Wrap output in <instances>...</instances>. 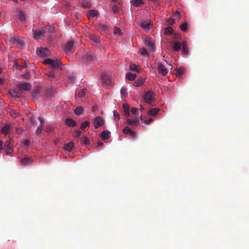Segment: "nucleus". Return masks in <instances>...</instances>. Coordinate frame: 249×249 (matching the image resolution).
<instances>
[{
  "instance_id": "f03ea898",
  "label": "nucleus",
  "mask_w": 249,
  "mask_h": 249,
  "mask_svg": "<svg viewBox=\"0 0 249 249\" xmlns=\"http://www.w3.org/2000/svg\"><path fill=\"white\" fill-rule=\"evenodd\" d=\"M95 56L92 52L84 53L82 56V59L84 63H91L95 60Z\"/></svg>"
},
{
  "instance_id": "c9c22d12",
  "label": "nucleus",
  "mask_w": 249,
  "mask_h": 249,
  "mask_svg": "<svg viewBox=\"0 0 249 249\" xmlns=\"http://www.w3.org/2000/svg\"><path fill=\"white\" fill-rule=\"evenodd\" d=\"M90 122L89 121H86L81 124V128L83 130H84L89 125Z\"/></svg>"
},
{
  "instance_id": "39448f33",
  "label": "nucleus",
  "mask_w": 249,
  "mask_h": 249,
  "mask_svg": "<svg viewBox=\"0 0 249 249\" xmlns=\"http://www.w3.org/2000/svg\"><path fill=\"white\" fill-rule=\"evenodd\" d=\"M155 94L152 90H148L145 94L144 100L145 102L150 103L154 100Z\"/></svg>"
},
{
  "instance_id": "680f3d73",
  "label": "nucleus",
  "mask_w": 249,
  "mask_h": 249,
  "mask_svg": "<svg viewBox=\"0 0 249 249\" xmlns=\"http://www.w3.org/2000/svg\"><path fill=\"white\" fill-rule=\"evenodd\" d=\"M152 121H153L152 118H149L148 120L144 121V123L146 124H149Z\"/></svg>"
},
{
  "instance_id": "2eb2a0df",
  "label": "nucleus",
  "mask_w": 249,
  "mask_h": 249,
  "mask_svg": "<svg viewBox=\"0 0 249 249\" xmlns=\"http://www.w3.org/2000/svg\"><path fill=\"white\" fill-rule=\"evenodd\" d=\"M98 29L101 34H104L108 30V27L105 24H100L98 26Z\"/></svg>"
},
{
  "instance_id": "9d476101",
  "label": "nucleus",
  "mask_w": 249,
  "mask_h": 249,
  "mask_svg": "<svg viewBox=\"0 0 249 249\" xmlns=\"http://www.w3.org/2000/svg\"><path fill=\"white\" fill-rule=\"evenodd\" d=\"M13 43H16L18 45V47L21 48L24 45V42L22 39L19 36H14L12 38Z\"/></svg>"
},
{
  "instance_id": "ddd939ff",
  "label": "nucleus",
  "mask_w": 249,
  "mask_h": 249,
  "mask_svg": "<svg viewBox=\"0 0 249 249\" xmlns=\"http://www.w3.org/2000/svg\"><path fill=\"white\" fill-rule=\"evenodd\" d=\"M100 137L103 140H107L110 137V132L108 130H104L101 132Z\"/></svg>"
},
{
  "instance_id": "423d86ee",
  "label": "nucleus",
  "mask_w": 249,
  "mask_h": 249,
  "mask_svg": "<svg viewBox=\"0 0 249 249\" xmlns=\"http://www.w3.org/2000/svg\"><path fill=\"white\" fill-rule=\"evenodd\" d=\"M36 53L39 56H46L49 54L50 51L46 48H40L37 49Z\"/></svg>"
},
{
  "instance_id": "49530a36",
  "label": "nucleus",
  "mask_w": 249,
  "mask_h": 249,
  "mask_svg": "<svg viewBox=\"0 0 249 249\" xmlns=\"http://www.w3.org/2000/svg\"><path fill=\"white\" fill-rule=\"evenodd\" d=\"M182 51L183 53L185 54H187L188 53L189 51H188V49L186 48V46L185 44H183Z\"/></svg>"
},
{
  "instance_id": "6ab92c4d",
  "label": "nucleus",
  "mask_w": 249,
  "mask_h": 249,
  "mask_svg": "<svg viewBox=\"0 0 249 249\" xmlns=\"http://www.w3.org/2000/svg\"><path fill=\"white\" fill-rule=\"evenodd\" d=\"M66 124L70 127H74L76 125V122L71 118H67L66 120Z\"/></svg>"
},
{
  "instance_id": "e2e57ef3",
  "label": "nucleus",
  "mask_w": 249,
  "mask_h": 249,
  "mask_svg": "<svg viewBox=\"0 0 249 249\" xmlns=\"http://www.w3.org/2000/svg\"><path fill=\"white\" fill-rule=\"evenodd\" d=\"M23 143L24 145L28 146L30 144V141L28 140H26L24 141Z\"/></svg>"
},
{
  "instance_id": "4d7b16f0",
  "label": "nucleus",
  "mask_w": 249,
  "mask_h": 249,
  "mask_svg": "<svg viewBox=\"0 0 249 249\" xmlns=\"http://www.w3.org/2000/svg\"><path fill=\"white\" fill-rule=\"evenodd\" d=\"M46 75L49 77H54V73L53 71H49L46 73Z\"/></svg>"
},
{
  "instance_id": "6e6552de",
  "label": "nucleus",
  "mask_w": 249,
  "mask_h": 249,
  "mask_svg": "<svg viewBox=\"0 0 249 249\" xmlns=\"http://www.w3.org/2000/svg\"><path fill=\"white\" fill-rule=\"evenodd\" d=\"M74 50V42L72 40L68 41L64 47V51L66 52H73Z\"/></svg>"
},
{
  "instance_id": "e433bc0d",
  "label": "nucleus",
  "mask_w": 249,
  "mask_h": 249,
  "mask_svg": "<svg viewBox=\"0 0 249 249\" xmlns=\"http://www.w3.org/2000/svg\"><path fill=\"white\" fill-rule=\"evenodd\" d=\"M173 32V29L171 27H167L165 28L164 34L165 35H171Z\"/></svg>"
},
{
  "instance_id": "a878e982",
  "label": "nucleus",
  "mask_w": 249,
  "mask_h": 249,
  "mask_svg": "<svg viewBox=\"0 0 249 249\" xmlns=\"http://www.w3.org/2000/svg\"><path fill=\"white\" fill-rule=\"evenodd\" d=\"M129 69L131 71H135L137 72H141V69L138 67V66L134 64H131L129 66Z\"/></svg>"
},
{
  "instance_id": "20e7f679",
  "label": "nucleus",
  "mask_w": 249,
  "mask_h": 249,
  "mask_svg": "<svg viewBox=\"0 0 249 249\" xmlns=\"http://www.w3.org/2000/svg\"><path fill=\"white\" fill-rule=\"evenodd\" d=\"M157 70L159 74L163 76H165L168 73V70L163 65V63L160 62L158 63L157 65Z\"/></svg>"
},
{
  "instance_id": "5701e85b",
  "label": "nucleus",
  "mask_w": 249,
  "mask_h": 249,
  "mask_svg": "<svg viewBox=\"0 0 249 249\" xmlns=\"http://www.w3.org/2000/svg\"><path fill=\"white\" fill-rule=\"evenodd\" d=\"M73 147V143L72 142H70L66 143L64 146V149L65 150L71 151Z\"/></svg>"
},
{
  "instance_id": "4be33fe9",
  "label": "nucleus",
  "mask_w": 249,
  "mask_h": 249,
  "mask_svg": "<svg viewBox=\"0 0 249 249\" xmlns=\"http://www.w3.org/2000/svg\"><path fill=\"white\" fill-rule=\"evenodd\" d=\"M4 148L6 151V154H10L13 151L12 146L8 142H5Z\"/></svg>"
},
{
  "instance_id": "6e6d98bb",
  "label": "nucleus",
  "mask_w": 249,
  "mask_h": 249,
  "mask_svg": "<svg viewBox=\"0 0 249 249\" xmlns=\"http://www.w3.org/2000/svg\"><path fill=\"white\" fill-rule=\"evenodd\" d=\"M113 116H114V117L118 119V120H119V119H120V115L117 112V111H116V110H114L113 111Z\"/></svg>"
},
{
  "instance_id": "473e14b6",
  "label": "nucleus",
  "mask_w": 249,
  "mask_h": 249,
  "mask_svg": "<svg viewBox=\"0 0 249 249\" xmlns=\"http://www.w3.org/2000/svg\"><path fill=\"white\" fill-rule=\"evenodd\" d=\"M86 91L87 89H81L79 92H77L75 95L79 97H82L85 95Z\"/></svg>"
},
{
  "instance_id": "4c0bfd02",
  "label": "nucleus",
  "mask_w": 249,
  "mask_h": 249,
  "mask_svg": "<svg viewBox=\"0 0 249 249\" xmlns=\"http://www.w3.org/2000/svg\"><path fill=\"white\" fill-rule=\"evenodd\" d=\"M21 77L25 79H29L30 78V72L29 71H27L25 73L21 75Z\"/></svg>"
},
{
  "instance_id": "4468645a",
  "label": "nucleus",
  "mask_w": 249,
  "mask_h": 249,
  "mask_svg": "<svg viewBox=\"0 0 249 249\" xmlns=\"http://www.w3.org/2000/svg\"><path fill=\"white\" fill-rule=\"evenodd\" d=\"M141 27L145 31L149 30L152 27V25L146 21L142 22L141 24Z\"/></svg>"
},
{
  "instance_id": "ea45409f",
  "label": "nucleus",
  "mask_w": 249,
  "mask_h": 249,
  "mask_svg": "<svg viewBox=\"0 0 249 249\" xmlns=\"http://www.w3.org/2000/svg\"><path fill=\"white\" fill-rule=\"evenodd\" d=\"M187 23H183L180 25V29L182 31L185 32L187 30Z\"/></svg>"
},
{
  "instance_id": "f257e3e1",
  "label": "nucleus",
  "mask_w": 249,
  "mask_h": 249,
  "mask_svg": "<svg viewBox=\"0 0 249 249\" xmlns=\"http://www.w3.org/2000/svg\"><path fill=\"white\" fill-rule=\"evenodd\" d=\"M32 88L31 84L29 82H21L16 86V89H13L11 93L12 96H15L16 97H18V94L23 93L26 91L30 90Z\"/></svg>"
},
{
  "instance_id": "cd10ccee",
  "label": "nucleus",
  "mask_w": 249,
  "mask_h": 249,
  "mask_svg": "<svg viewBox=\"0 0 249 249\" xmlns=\"http://www.w3.org/2000/svg\"><path fill=\"white\" fill-rule=\"evenodd\" d=\"M103 82L106 85H109L111 82V80L109 76L107 75H103L102 77Z\"/></svg>"
},
{
  "instance_id": "a211bd4d",
  "label": "nucleus",
  "mask_w": 249,
  "mask_h": 249,
  "mask_svg": "<svg viewBox=\"0 0 249 249\" xmlns=\"http://www.w3.org/2000/svg\"><path fill=\"white\" fill-rule=\"evenodd\" d=\"M98 15V12L97 10H91L88 11L87 16L89 18L96 17Z\"/></svg>"
},
{
  "instance_id": "de8ad7c7",
  "label": "nucleus",
  "mask_w": 249,
  "mask_h": 249,
  "mask_svg": "<svg viewBox=\"0 0 249 249\" xmlns=\"http://www.w3.org/2000/svg\"><path fill=\"white\" fill-rule=\"evenodd\" d=\"M112 10L115 14L117 13L119 11V8L117 5H114L112 7Z\"/></svg>"
},
{
  "instance_id": "bb28decb",
  "label": "nucleus",
  "mask_w": 249,
  "mask_h": 249,
  "mask_svg": "<svg viewBox=\"0 0 249 249\" xmlns=\"http://www.w3.org/2000/svg\"><path fill=\"white\" fill-rule=\"evenodd\" d=\"M123 109L125 115L128 117L130 115L129 113V107L128 104H124L123 105Z\"/></svg>"
},
{
  "instance_id": "9b49d317",
  "label": "nucleus",
  "mask_w": 249,
  "mask_h": 249,
  "mask_svg": "<svg viewBox=\"0 0 249 249\" xmlns=\"http://www.w3.org/2000/svg\"><path fill=\"white\" fill-rule=\"evenodd\" d=\"M45 33L46 31L43 28L39 31H35L34 34V37L36 39H39L41 36H44Z\"/></svg>"
},
{
  "instance_id": "c85d7f7f",
  "label": "nucleus",
  "mask_w": 249,
  "mask_h": 249,
  "mask_svg": "<svg viewBox=\"0 0 249 249\" xmlns=\"http://www.w3.org/2000/svg\"><path fill=\"white\" fill-rule=\"evenodd\" d=\"M136 76L137 75L136 74L132 73L131 72H128L126 74V78L131 81L134 80L136 78Z\"/></svg>"
},
{
  "instance_id": "7c9ffc66",
  "label": "nucleus",
  "mask_w": 249,
  "mask_h": 249,
  "mask_svg": "<svg viewBox=\"0 0 249 249\" xmlns=\"http://www.w3.org/2000/svg\"><path fill=\"white\" fill-rule=\"evenodd\" d=\"M74 113L77 115L82 114L84 111V108L82 107H78L74 109Z\"/></svg>"
},
{
  "instance_id": "bf43d9fd",
  "label": "nucleus",
  "mask_w": 249,
  "mask_h": 249,
  "mask_svg": "<svg viewBox=\"0 0 249 249\" xmlns=\"http://www.w3.org/2000/svg\"><path fill=\"white\" fill-rule=\"evenodd\" d=\"M45 129H46V131L48 133L52 131V130H53L52 128L50 126H47Z\"/></svg>"
},
{
  "instance_id": "72a5a7b5",
  "label": "nucleus",
  "mask_w": 249,
  "mask_h": 249,
  "mask_svg": "<svg viewBox=\"0 0 249 249\" xmlns=\"http://www.w3.org/2000/svg\"><path fill=\"white\" fill-rule=\"evenodd\" d=\"M132 3L135 6L138 7L142 4V0H132Z\"/></svg>"
},
{
  "instance_id": "3c124183",
  "label": "nucleus",
  "mask_w": 249,
  "mask_h": 249,
  "mask_svg": "<svg viewBox=\"0 0 249 249\" xmlns=\"http://www.w3.org/2000/svg\"><path fill=\"white\" fill-rule=\"evenodd\" d=\"M167 22L168 24L172 25L174 23L175 20H174V18H173L172 17H171L167 20Z\"/></svg>"
},
{
  "instance_id": "052dcab7",
  "label": "nucleus",
  "mask_w": 249,
  "mask_h": 249,
  "mask_svg": "<svg viewBox=\"0 0 249 249\" xmlns=\"http://www.w3.org/2000/svg\"><path fill=\"white\" fill-rule=\"evenodd\" d=\"M70 81L71 82H74L75 79H76V77L75 76H70Z\"/></svg>"
},
{
  "instance_id": "c03bdc74",
  "label": "nucleus",
  "mask_w": 249,
  "mask_h": 249,
  "mask_svg": "<svg viewBox=\"0 0 249 249\" xmlns=\"http://www.w3.org/2000/svg\"><path fill=\"white\" fill-rule=\"evenodd\" d=\"M114 34L115 35L118 34L119 36H121L122 35L121 30H120V29L115 26L114 27Z\"/></svg>"
},
{
  "instance_id": "393cba45",
  "label": "nucleus",
  "mask_w": 249,
  "mask_h": 249,
  "mask_svg": "<svg viewBox=\"0 0 249 249\" xmlns=\"http://www.w3.org/2000/svg\"><path fill=\"white\" fill-rule=\"evenodd\" d=\"M173 49L174 51H178L180 50L181 44L178 42H175L173 43Z\"/></svg>"
},
{
  "instance_id": "f3484780",
  "label": "nucleus",
  "mask_w": 249,
  "mask_h": 249,
  "mask_svg": "<svg viewBox=\"0 0 249 249\" xmlns=\"http://www.w3.org/2000/svg\"><path fill=\"white\" fill-rule=\"evenodd\" d=\"M126 123L130 125H136L139 123V119L136 118L134 120L127 119L126 120Z\"/></svg>"
},
{
  "instance_id": "a18cd8bd",
  "label": "nucleus",
  "mask_w": 249,
  "mask_h": 249,
  "mask_svg": "<svg viewBox=\"0 0 249 249\" xmlns=\"http://www.w3.org/2000/svg\"><path fill=\"white\" fill-rule=\"evenodd\" d=\"M184 71L182 69L179 68L176 70V74L177 76H180L183 74Z\"/></svg>"
},
{
  "instance_id": "dca6fc26",
  "label": "nucleus",
  "mask_w": 249,
  "mask_h": 249,
  "mask_svg": "<svg viewBox=\"0 0 249 249\" xmlns=\"http://www.w3.org/2000/svg\"><path fill=\"white\" fill-rule=\"evenodd\" d=\"M89 37L93 41L97 43L100 42L99 36L93 33H89Z\"/></svg>"
},
{
  "instance_id": "338daca9",
  "label": "nucleus",
  "mask_w": 249,
  "mask_h": 249,
  "mask_svg": "<svg viewBox=\"0 0 249 249\" xmlns=\"http://www.w3.org/2000/svg\"><path fill=\"white\" fill-rule=\"evenodd\" d=\"M2 142L0 140V151L2 149Z\"/></svg>"
},
{
  "instance_id": "0eeeda50",
  "label": "nucleus",
  "mask_w": 249,
  "mask_h": 249,
  "mask_svg": "<svg viewBox=\"0 0 249 249\" xmlns=\"http://www.w3.org/2000/svg\"><path fill=\"white\" fill-rule=\"evenodd\" d=\"M104 124V120L101 117L98 116L95 118L93 121V125L95 128L102 126Z\"/></svg>"
},
{
  "instance_id": "f704fd0d",
  "label": "nucleus",
  "mask_w": 249,
  "mask_h": 249,
  "mask_svg": "<svg viewBox=\"0 0 249 249\" xmlns=\"http://www.w3.org/2000/svg\"><path fill=\"white\" fill-rule=\"evenodd\" d=\"M9 113L10 115L14 118H17L19 115V112H17L16 110L14 109L10 110V111H9Z\"/></svg>"
},
{
  "instance_id": "f8f14e48",
  "label": "nucleus",
  "mask_w": 249,
  "mask_h": 249,
  "mask_svg": "<svg viewBox=\"0 0 249 249\" xmlns=\"http://www.w3.org/2000/svg\"><path fill=\"white\" fill-rule=\"evenodd\" d=\"M40 93V88L36 87L35 88L32 92V98L34 100H36L39 97Z\"/></svg>"
},
{
  "instance_id": "58836bf2",
  "label": "nucleus",
  "mask_w": 249,
  "mask_h": 249,
  "mask_svg": "<svg viewBox=\"0 0 249 249\" xmlns=\"http://www.w3.org/2000/svg\"><path fill=\"white\" fill-rule=\"evenodd\" d=\"M140 52L141 54H142V55L145 56V55H148V52L147 50L144 48H142L140 49Z\"/></svg>"
},
{
  "instance_id": "09e8293b",
  "label": "nucleus",
  "mask_w": 249,
  "mask_h": 249,
  "mask_svg": "<svg viewBox=\"0 0 249 249\" xmlns=\"http://www.w3.org/2000/svg\"><path fill=\"white\" fill-rule=\"evenodd\" d=\"M130 130H131V129H130V128L128 126H125L123 129V132L124 134H128L130 133Z\"/></svg>"
},
{
  "instance_id": "7ed1b4c3",
  "label": "nucleus",
  "mask_w": 249,
  "mask_h": 249,
  "mask_svg": "<svg viewBox=\"0 0 249 249\" xmlns=\"http://www.w3.org/2000/svg\"><path fill=\"white\" fill-rule=\"evenodd\" d=\"M44 63L49 65L53 68H59L61 65V61L58 59L48 58L44 60Z\"/></svg>"
},
{
  "instance_id": "1a4fd4ad",
  "label": "nucleus",
  "mask_w": 249,
  "mask_h": 249,
  "mask_svg": "<svg viewBox=\"0 0 249 249\" xmlns=\"http://www.w3.org/2000/svg\"><path fill=\"white\" fill-rule=\"evenodd\" d=\"M33 160L28 157H26L23 159H21L20 160L21 164L24 166H28L31 165L33 163Z\"/></svg>"
},
{
  "instance_id": "b1692460",
  "label": "nucleus",
  "mask_w": 249,
  "mask_h": 249,
  "mask_svg": "<svg viewBox=\"0 0 249 249\" xmlns=\"http://www.w3.org/2000/svg\"><path fill=\"white\" fill-rule=\"evenodd\" d=\"M145 81V79L144 78L141 77L140 79H138L134 83L133 85L135 87H139L143 84Z\"/></svg>"
},
{
  "instance_id": "0e129e2a",
  "label": "nucleus",
  "mask_w": 249,
  "mask_h": 249,
  "mask_svg": "<svg viewBox=\"0 0 249 249\" xmlns=\"http://www.w3.org/2000/svg\"><path fill=\"white\" fill-rule=\"evenodd\" d=\"M129 134L133 137L136 136L135 132L132 130H130V133Z\"/></svg>"
},
{
  "instance_id": "79ce46f5",
  "label": "nucleus",
  "mask_w": 249,
  "mask_h": 249,
  "mask_svg": "<svg viewBox=\"0 0 249 249\" xmlns=\"http://www.w3.org/2000/svg\"><path fill=\"white\" fill-rule=\"evenodd\" d=\"M127 89L125 87H122L121 89V94L122 96H126L127 95Z\"/></svg>"
},
{
  "instance_id": "13d9d810",
  "label": "nucleus",
  "mask_w": 249,
  "mask_h": 249,
  "mask_svg": "<svg viewBox=\"0 0 249 249\" xmlns=\"http://www.w3.org/2000/svg\"><path fill=\"white\" fill-rule=\"evenodd\" d=\"M81 133V131L80 130H77L75 133V136L76 137H79Z\"/></svg>"
},
{
  "instance_id": "69168bd1",
  "label": "nucleus",
  "mask_w": 249,
  "mask_h": 249,
  "mask_svg": "<svg viewBox=\"0 0 249 249\" xmlns=\"http://www.w3.org/2000/svg\"><path fill=\"white\" fill-rule=\"evenodd\" d=\"M16 131L17 133H18V134H21L23 131L22 129L20 128H17Z\"/></svg>"
},
{
  "instance_id": "603ef678",
  "label": "nucleus",
  "mask_w": 249,
  "mask_h": 249,
  "mask_svg": "<svg viewBox=\"0 0 249 249\" xmlns=\"http://www.w3.org/2000/svg\"><path fill=\"white\" fill-rule=\"evenodd\" d=\"M42 130V127H41L40 126H38L37 128L36 131V135H37V136L41 134Z\"/></svg>"
},
{
  "instance_id": "aec40b11",
  "label": "nucleus",
  "mask_w": 249,
  "mask_h": 249,
  "mask_svg": "<svg viewBox=\"0 0 249 249\" xmlns=\"http://www.w3.org/2000/svg\"><path fill=\"white\" fill-rule=\"evenodd\" d=\"M145 45L148 46L151 51L154 50V44L152 41L149 39H147L145 40Z\"/></svg>"
},
{
  "instance_id": "5fc2aeb1",
  "label": "nucleus",
  "mask_w": 249,
  "mask_h": 249,
  "mask_svg": "<svg viewBox=\"0 0 249 249\" xmlns=\"http://www.w3.org/2000/svg\"><path fill=\"white\" fill-rule=\"evenodd\" d=\"M38 120L40 123V124L39 126H40L41 127H43L44 124V119L42 117H38Z\"/></svg>"
},
{
  "instance_id": "a19ab883",
  "label": "nucleus",
  "mask_w": 249,
  "mask_h": 249,
  "mask_svg": "<svg viewBox=\"0 0 249 249\" xmlns=\"http://www.w3.org/2000/svg\"><path fill=\"white\" fill-rule=\"evenodd\" d=\"M173 18L174 19V20L175 21L176 19H179L180 18V14L178 12H176L174 13L173 16L171 17Z\"/></svg>"
},
{
  "instance_id": "37998d69",
  "label": "nucleus",
  "mask_w": 249,
  "mask_h": 249,
  "mask_svg": "<svg viewBox=\"0 0 249 249\" xmlns=\"http://www.w3.org/2000/svg\"><path fill=\"white\" fill-rule=\"evenodd\" d=\"M81 142L85 145H88L89 143V139L85 136H84L82 138Z\"/></svg>"
},
{
  "instance_id": "c756f323",
  "label": "nucleus",
  "mask_w": 249,
  "mask_h": 249,
  "mask_svg": "<svg viewBox=\"0 0 249 249\" xmlns=\"http://www.w3.org/2000/svg\"><path fill=\"white\" fill-rule=\"evenodd\" d=\"M18 18L21 21H23L25 19V15L24 12L22 10H19L18 12Z\"/></svg>"
},
{
  "instance_id": "774afa93",
  "label": "nucleus",
  "mask_w": 249,
  "mask_h": 249,
  "mask_svg": "<svg viewBox=\"0 0 249 249\" xmlns=\"http://www.w3.org/2000/svg\"><path fill=\"white\" fill-rule=\"evenodd\" d=\"M103 145V143L102 142H98L97 143L98 146H102Z\"/></svg>"
},
{
  "instance_id": "2f4dec72",
  "label": "nucleus",
  "mask_w": 249,
  "mask_h": 249,
  "mask_svg": "<svg viewBox=\"0 0 249 249\" xmlns=\"http://www.w3.org/2000/svg\"><path fill=\"white\" fill-rule=\"evenodd\" d=\"M10 130V126L9 125H5L2 128L1 132L5 135H7L9 133Z\"/></svg>"
},
{
  "instance_id": "412c9836",
  "label": "nucleus",
  "mask_w": 249,
  "mask_h": 249,
  "mask_svg": "<svg viewBox=\"0 0 249 249\" xmlns=\"http://www.w3.org/2000/svg\"><path fill=\"white\" fill-rule=\"evenodd\" d=\"M160 109L158 108H151L148 111V113L149 115L155 116L157 115Z\"/></svg>"
},
{
  "instance_id": "864d4df0",
  "label": "nucleus",
  "mask_w": 249,
  "mask_h": 249,
  "mask_svg": "<svg viewBox=\"0 0 249 249\" xmlns=\"http://www.w3.org/2000/svg\"><path fill=\"white\" fill-rule=\"evenodd\" d=\"M131 111L134 115H137L139 113L138 109L135 107L132 108Z\"/></svg>"
},
{
  "instance_id": "8fccbe9b",
  "label": "nucleus",
  "mask_w": 249,
  "mask_h": 249,
  "mask_svg": "<svg viewBox=\"0 0 249 249\" xmlns=\"http://www.w3.org/2000/svg\"><path fill=\"white\" fill-rule=\"evenodd\" d=\"M14 67H15L17 69L21 70L22 68H23V66H21L20 65H18L17 61H15L14 62Z\"/></svg>"
}]
</instances>
